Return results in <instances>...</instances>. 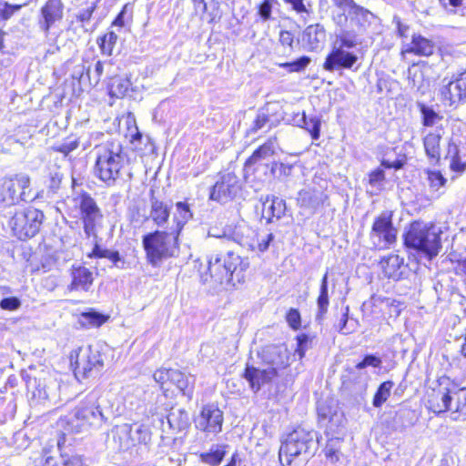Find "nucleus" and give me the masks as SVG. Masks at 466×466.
<instances>
[{"mask_svg":"<svg viewBox=\"0 0 466 466\" xmlns=\"http://www.w3.org/2000/svg\"><path fill=\"white\" fill-rule=\"evenodd\" d=\"M112 415L108 399L100 390L89 392L72 410L67 419L68 428L76 433L90 428H99Z\"/></svg>","mask_w":466,"mask_h":466,"instance_id":"f257e3e1","label":"nucleus"},{"mask_svg":"<svg viewBox=\"0 0 466 466\" xmlns=\"http://www.w3.org/2000/svg\"><path fill=\"white\" fill-rule=\"evenodd\" d=\"M248 268V259L242 258L233 251L216 253L208 258V271L201 275V279L204 283L235 287L244 281L245 271Z\"/></svg>","mask_w":466,"mask_h":466,"instance_id":"f03ea898","label":"nucleus"},{"mask_svg":"<svg viewBox=\"0 0 466 466\" xmlns=\"http://www.w3.org/2000/svg\"><path fill=\"white\" fill-rule=\"evenodd\" d=\"M179 246V236L167 228L157 229L142 237L146 259L155 268L160 267L165 260L178 256Z\"/></svg>","mask_w":466,"mask_h":466,"instance_id":"7ed1b4c3","label":"nucleus"},{"mask_svg":"<svg viewBox=\"0 0 466 466\" xmlns=\"http://www.w3.org/2000/svg\"><path fill=\"white\" fill-rule=\"evenodd\" d=\"M441 233L434 224L416 220L410 224L403 235L404 245L407 248L432 259L441 248Z\"/></svg>","mask_w":466,"mask_h":466,"instance_id":"20e7f679","label":"nucleus"},{"mask_svg":"<svg viewBox=\"0 0 466 466\" xmlns=\"http://www.w3.org/2000/svg\"><path fill=\"white\" fill-rule=\"evenodd\" d=\"M96 164L94 174L108 187L116 184L124 166L125 156L122 145L116 141H108L104 145L96 146Z\"/></svg>","mask_w":466,"mask_h":466,"instance_id":"39448f33","label":"nucleus"},{"mask_svg":"<svg viewBox=\"0 0 466 466\" xmlns=\"http://www.w3.org/2000/svg\"><path fill=\"white\" fill-rule=\"evenodd\" d=\"M317 447V433L314 431L306 430L298 427L289 433L279 451L280 462L284 465H291L294 458L299 455H307L311 452L312 449Z\"/></svg>","mask_w":466,"mask_h":466,"instance_id":"423d86ee","label":"nucleus"},{"mask_svg":"<svg viewBox=\"0 0 466 466\" xmlns=\"http://www.w3.org/2000/svg\"><path fill=\"white\" fill-rule=\"evenodd\" d=\"M105 358L98 346L79 348L71 353V363L75 365L76 378L80 380L98 376L104 369Z\"/></svg>","mask_w":466,"mask_h":466,"instance_id":"0eeeda50","label":"nucleus"},{"mask_svg":"<svg viewBox=\"0 0 466 466\" xmlns=\"http://www.w3.org/2000/svg\"><path fill=\"white\" fill-rule=\"evenodd\" d=\"M44 218L45 215L41 210L30 207L15 211L9 220V226L17 238L25 240L39 232Z\"/></svg>","mask_w":466,"mask_h":466,"instance_id":"6e6552de","label":"nucleus"},{"mask_svg":"<svg viewBox=\"0 0 466 466\" xmlns=\"http://www.w3.org/2000/svg\"><path fill=\"white\" fill-rule=\"evenodd\" d=\"M284 119L282 106L278 102H268L258 109L256 116L247 130L248 135H255L258 131L267 132Z\"/></svg>","mask_w":466,"mask_h":466,"instance_id":"1a4fd4ad","label":"nucleus"},{"mask_svg":"<svg viewBox=\"0 0 466 466\" xmlns=\"http://www.w3.org/2000/svg\"><path fill=\"white\" fill-rule=\"evenodd\" d=\"M242 190L240 179L233 173L219 175L216 183L211 187L209 199L226 204L238 198Z\"/></svg>","mask_w":466,"mask_h":466,"instance_id":"9d476101","label":"nucleus"},{"mask_svg":"<svg viewBox=\"0 0 466 466\" xmlns=\"http://www.w3.org/2000/svg\"><path fill=\"white\" fill-rule=\"evenodd\" d=\"M79 208L86 237L98 238L96 225L102 219L103 215L96 202L90 195L83 194L80 198Z\"/></svg>","mask_w":466,"mask_h":466,"instance_id":"9b49d317","label":"nucleus"},{"mask_svg":"<svg viewBox=\"0 0 466 466\" xmlns=\"http://www.w3.org/2000/svg\"><path fill=\"white\" fill-rule=\"evenodd\" d=\"M440 92L442 101L449 106L457 107L466 102V71L454 74Z\"/></svg>","mask_w":466,"mask_h":466,"instance_id":"f8f14e48","label":"nucleus"},{"mask_svg":"<svg viewBox=\"0 0 466 466\" xmlns=\"http://www.w3.org/2000/svg\"><path fill=\"white\" fill-rule=\"evenodd\" d=\"M26 387L32 391L33 399L39 403L52 402L57 396L58 384L50 376L38 378L29 376Z\"/></svg>","mask_w":466,"mask_h":466,"instance_id":"ddd939ff","label":"nucleus"},{"mask_svg":"<svg viewBox=\"0 0 466 466\" xmlns=\"http://www.w3.org/2000/svg\"><path fill=\"white\" fill-rule=\"evenodd\" d=\"M223 420V411L215 404H208L197 418L196 428L207 435H216L222 431Z\"/></svg>","mask_w":466,"mask_h":466,"instance_id":"4468645a","label":"nucleus"},{"mask_svg":"<svg viewBox=\"0 0 466 466\" xmlns=\"http://www.w3.org/2000/svg\"><path fill=\"white\" fill-rule=\"evenodd\" d=\"M397 232L392 222V213L383 211L380 216L375 218L370 237V238H378L379 242L383 241L384 245L389 247L396 242Z\"/></svg>","mask_w":466,"mask_h":466,"instance_id":"2eb2a0df","label":"nucleus"},{"mask_svg":"<svg viewBox=\"0 0 466 466\" xmlns=\"http://www.w3.org/2000/svg\"><path fill=\"white\" fill-rule=\"evenodd\" d=\"M29 183L30 180L27 176L5 180L0 189V203L11 206L20 198L23 199L25 189L29 187Z\"/></svg>","mask_w":466,"mask_h":466,"instance_id":"dca6fc26","label":"nucleus"},{"mask_svg":"<svg viewBox=\"0 0 466 466\" xmlns=\"http://www.w3.org/2000/svg\"><path fill=\"white\" fill-rule=\"evenodd\" d=\"M261 359L268 366L267 369L273 370L277 377L279 370L286 369L289 364V353L284 344L267 346L262 351Z\"/></svg>","mask_w":466,"mask_h":466,"instance_id":"f3484780","label":"nucleus"},{"mask_svg":"<svg viewBox=\"0 0 466 466\" xmlns=\"http://www.w3.org/2000/svg\"><path fill=\"white\" fill-rule=\"evenodd\" d=\"M358 56L342 49L341 46H334L326 56L323 68L329 72H334L340 69H350L357 62Z\"/></svg>","mask_w":466,"mask_h":466,"instance_id":"a211bd4d","label":"nucleus"},{"mask_svg":"<svg viewBox=\"0 0 466 466\" xmlns=\"http://www.w3.org/2000/svg\"><path fill=\"white\" fill-rule=\"evenodd\" d=\"M326 30L320 24L307 26L302 33L301 42L308 51L321 50L326 43Z\"/></svg>","mask_w":466,"mask_h":466,"instance_id":"6ab92c4d","label":"nucleus"},{"mask_svg":"<svg viewBox=\"0 0 466 466\" xmlns=\"http://www.w3.org/2000/svg\"><path fill=\"white\" fill-rule=\"evenodd\" d=\"M64 5L61 0H48L41 8L43 20L39 22L40 28L47 34L55 23L63 18Z\"/></svg>","mask_w":466,"mask_h":466,"instance_id":"aec40b11","label":"nucleus"},{"mask_svg":"<svg viewBox=\"0 0 466 466\" xmlns=\"http://www.w3.org/2000/svg\"><path fill=\"white\" fill-rule=\"evenodd\" d=\"M243 377L249 383L250 389L254 392H258L263 385L271 382V380L277 376L273 370H268L267 368L260 370L253 366L247 365Z\"/></svg>","mask_w":466,"mask_h":466,"instance_id":"412c9836","label":"nucleus"},{"mask_svg":"<svg viewBox=\"0 0 466 466\" xmlns=\"http://www.w3.org/2000/svg\"><path fill=\"white\" fill-rule=\"evenodd\" d=\"M260 200L263 204L262 217L268 223H271L273 218L280 219L286 212V201L273 195L261 197Z\"/></svg>","mask_w":466,"mask_h":466,"instance_id":"4be33fe9","label":"nucleus"},{"mask_svg":"<svg viewBox=\"0 0 466 466\" xmlns=\"http://www.w3.org/2000/svg\"><path fill=\"white\" fill-rule=\"evenodd\" d=\"M172 204L159 200L152 196L150 198L149 218L153 223L161 228H166L170 218Z\"/></svg>","mask_w":466,"mask_h":466,"instance_id":"5701e85b","label":"nucleus"},{"mask_svg":"<svg viewBox=\"0 0 466 466\" xmlns=\"http://www.w3.org/2000/svg\"><path fill=\"white\" fill-rule=\"evenodd\" d=\"M71 278L70 290L88 291L94 281L93 273L83 266H73L71 268Z\"/></svg>","mask_w":466,"mask_h":466,"instance_id":"b1692460","label":"nucleus"},{"mask_svg":"<svg viewBox=\"0 0 466 466\" xmlns=\"http://www.w3.org/2000/svg\"><path fill=\"white\" fill-rule=\"evenodd\" d=\"M349 16L351 28H356L359 32L364 31L375 20V15L370 11L357 4L349 10Z\"/></svg>","mask_w":466,"mask_h":466,"instance_id":"393cba45","label":"nucleus"},{"mask_svg":"<svg viewBox=\"0 0 466 466\" xmlns=\"http://www.w3.org/2000/svg\"><path fill=\"white\" fill-rule=\"evenodd\" d=\"M176 212L173 215L172 225L167 227L170 230L174 231L176 235L180 237V234L185 225L193 218V213L190 206L186 201H178L176 203Z\"/></svg>","mask_w":466,"mask_h":466,"instance_id":"a878e982","label":"nucleus"},{"mask_svg":"<svg viewBox=\"0 0 466 466\" xmlns=\"http://www.w3.org/2000/svg\"><path fill=\"white\" fill-rule=\"evenodd\" d=\"M196 379L191 374H186L178 370L171 372V383L188 400L192 399Z\"/></svg>","mask_w":466,"mask_h":466,"instance_id":"bb28decb","label":"nucleus"},{"mask_svg":"<svg viewBox=\"0 0 466 466\" xmlns=\"http://www.w3.org/2000/svg\"><path fill=\"white\" fill-rule=\"evenodd\" d=\"M329 305V289H328V272L324 274L322 277L320 287H319V294L317 299V313L315 316V319L319 324H321L326 318V314L328 312V308Z\"/></svg>","mask_w":466,"mask_h":466,"instance_id":"cd10ccee","label":"nucleus"},{"mask_svg":"<svg viewBox=\"0 0 466 466\" xmlns=\"http://www.w3.org/2000/svg\"><path fill=\"white\" fill-rule=\"evenodd\" d=\"M113 438L116 442H118L119 450L130 449L134 446L133 427L127 423L116 426L113 431Z\"/></svg>","mask_w":466,"mask_h":466,"instance_id":"c85d7f7f","label":"nucleus"},{"mask_svg":"<svg viewBox=\"0 0 466 466\" xmlns=\"http://www.w3.org/2000/svg\"><path fill=\"white\" fill-rule=\"evenodd\" d=\"M293 120L297 126L304 127L307 131H309L313 140H318L319 138L321 126V120L319 116H314L308 117L303 112L301 115L298 114Z\"/></svg>","mask_w":466,"mask_h":466,"instance_id":"c756f323","label":"nucleus"},{"mask_svg":"<svg viewBox=\"0 0 466 466\" xmlns=\"http://www.w3.org/2000/svg\"><path fill=\"white\" fill-rule=\"evenodd\" d=\"M327 195L320 191L302 190L299 192V202L301 208L316 210L324 204Z\"/></svg>","mask_w":466,"mask_h":466,"instance_id":"7c9ffc66","label":"nucleus"},{"mask_svg":"<svg viewBox=\"0 0 466 466\" xmlns=\"http://www.w3.org/2000/svg\"><path fill=\"white\" fill-rule=\"evenodd\" d=\"M441 137L440 134L429 133L423 139V145L427 157L436 162H438L441 158Z\"/></svg>","mask_w":466,"mask_h":466,"instance_id":"2f4dec72","label":"nucleus"},{"mask_svg":"<svg viewBox=\"0 0 466 466\" xmlns=\"http://www.w3.org/2000/svg\"><path fill=\"white\" fill-rule=\"evenodd\" d=\"M407 51L419 56H429L433 54L434 44L421 35H413L411 46Z\"/></svg>","mask_w":466,"mask_h":466,"instance_id":"473e14b6","label":"nucleus"},{"mask_svg":"<svg viewBox=\"0 0 466 466\" xmlns=\"http://www.w3.org/2000/svg\"><path fill=\"white\" fill-rule=\"evenodd\" d=\"M402 264L403 259L398 255H390L381 261L384 275L389 279H398L400 275L399 269Z\"/></svg>","mask_w":466,"mask_h":466,"instance_id":"72a5a7b5","label":"nucleus"},{"mask_svg":"<svg viewBox=\"0 0 466 466\" xmlns=\"http://www.w3.org/2000/svg\"><path fill=\"white\" fill-rule=\"evenodd\" d=\"M382 360L375 354H366L362 360L358 362L353 369H348L349 378L357 377V372L367 367L380 369Z\"/></svg>","mask_w":466,"mask_h":466,"instance_id":"f704fd0d","label":"nucleus"},{"mask_svg":"<svg viewBox=\"0 0 466 466\" xmlns=\"http://www.w3.org/2000/svg\"><path fill=\"white\" fill-rule=\"evenodd\" d=\"M27 0H0V20H8L22 6L25 5Z\"/></svg>","mask_w":466,"mask_h":466,"instance_id":"c9c22d12","label":"nucleus"},{"mask_svg":"<svg viewBox=\"0 0 466 466\" xmlns=\"http://www.w3.org/2000/svg\"><path fill=\"white\" fill-rule=\"evenodd\" d=\"M358 38L354 29H341L338 33L334 46H341L342 49H350L357 46Z\"/></svg>","mask_w":466,"mask_h":466,"instance_id":"e433bc0d","label":"nucleus"},{"mask_svg":"<svg viewBox=\"0 0 466 466\" xmlns=\"http://www.w3.org/2000/svg\"><path fill=\"white\" fill-rule=\"evenodd\" d=\"M275 153V148L272 142H267L257 148L253 154L246 160L245 166H251L257 162L268 159Z\"/></svg>","mask_w":466,"mask_h":466,"instance_id":"4c0bfd02","label":"nucleus"},{"mask_svg":"<svg viewBox=\"0 0 466 466\" xmlns=\"http://www.w3.org/2000/svg\"><path fill=\"white\" fill-rule=\"evenodd\" d=\"M416 105L420 112L421 123L424 127H432L442 118L431 106L423 102L418 101Z\"/></svg>","mask_w":466,"mask_h":466,"instance_id":"58836bf2","label":"nucleus"},{"mask_svg":"<svg viewBox=\"0 0 466 466\" xmlns=\"http://www.w3.org/2000/svg\"><path fill=\"white\" fill-rule=\"evenodd\" d=\"M319 418L322 420H328L331 425H325L328 429L334 431L340 425H333L338 422V413L331 407L325 403H319L317 408Z\"/></svg>","mask_w":466,"mask_h":466,"instance_id":"ea45409f","label":"nucleus"},{"mask_svg":"<svg viewBox=\"0 0 466 466\" xmlns=\"http://www.w3.org/2000/svg\"><path fill=\"white\" fill-rule=\"evenodd\" d=\"M393 386L394 383L391 380H386L379 386L372 400V404L375 408L381 407L382 404L388 400Z\"/></svg>","mask_w":466,"mask_h":466,"instance_id":"a19ab883","label":"nucleus"},{"mask_svg":"<svg viewBox=\"0 0 466 466\" xmlns=\"http://www.w3.org/2000/svg\"><path fill=\"white\" fill-rule=\"evenodd\" d=\"M107 317L96 310H89L81 314V324L85 327H99L105 323Z\"/></svg>","mask_w":466,"mask_h":466,"instance_id":"79ce46f5","label":"nucleus"},{"mask_svg":"<svg viewBox=\"0 0 466 466\" xmlns=\"http://www.w3.org/2000/svg\"><path fill=\"white\" fill-rule=\"evenodd\" d=\"M130 85L127 78L114 77L109 85V94L112 96L123 97L128 91Z\"/></svg>","mask_w":466,"mask_h":466,"instance_id":"37998d69","label":"nucleus"},{"mask_svg":"<svg viewBox=\"0 0 466 466\" xmlns=\"http://www.w3.org/2000/svg\"><path fill=\"white\" fill-rule=\"evenodd\" d=\"M454 387L447 389L445 392H441V402H438L436 407L432 408L435 413L445 412L447 410H454Z\"/></svg>","mask_w":466,"mask_h":466,"instance_id":"c03bdc74","label":"nucleus"},{"mask_svg":"<svg viewBox=\"0 0 466 466\" xmlns=\"http://www.w3.org/2000/svg\"><path fill=\"white\" fill-rule=\"evenodd\" d=\"M131 426L133 427V432H135V434H137V438L133 436L134 446L137 443L147 445L150 442L151 431L147 426L140 423H134L131 424Z\"/></svg>","mask_w":466,"mask_h":466,"instance_id":"a18cd8bd","label":"nucleus"},{"mask_svg":"<svg viewBox=\"0 0 466 466\" xmlns=\"http://www.w3.org/2000/svg\"><path fill=\"white\" fill-rule=\"evenodd\" d=\"M311 59L307 56H302L298 59L279 64V67L287 69L289 73L293 72H301L303 71L310 63Z\"/></svg>","mask_w":466,"mask_h":466,"instance_id":"49530a36","label":"nucleus"},{"mask_svg":"<svg viewBox=\"0 0 466 466\" xmlns=\"http://www.w3.org/2000/svg\"><path fill=\"white\" fill-rule=\"evenodd\" d=\"M85 70H86V77L88 78V80L90 82V85L96 86L100 81L101 76L103 75L104 65L101 61H97L96 63L93 77H91V76H90V68L88 67L86 69L85 66H82L81 70L79 71L80 80L84 77Z\"/></svg>","mask_w":466,"mask_h":466,"instance_id":"de8ad7c7","label":"nucleus"},{"mask_svg":"<svg viewBox=\"0 0 466 466\" xmlns=\"http://www.w3.org/2000/svg\"><path fill=\"white\" fill-rule=\"evenodd\" d=\"M427 180L431 189L433 191H439L447 182V179L440 171L432 170L427 171Z\"/></svg>","mask_w":466,"mask_h":466,"instance_id":"09e8293b","label":"nucleus"},{"mask_svg":"<svg viewBox=\"0 0 466 466\" xmlns=\"http://www.w3.org/2000/svg\"><path fill=\"white\" fill-rule=\"evenodd\" d=\"M454 412L463 414L466 411V388L457 389L454 387Z\"/></svg>","mask_w":466,"mask_h":466,"instance_id":"8fccbe9b","label":"nucleus"},{"mask_svg":"<svg viewBox=\"0 0 466 466\" xmlns=\"http://www.w3.org/2000/svg\"><path fill=\"white\" fill-rule=\"evenodd\" d=\"M96 8V4L95 2L90 3L86 7L80 8L76 14V21L82 23V26L85 25L86 23H88Z\"/></svg>","mask_w":466,"mask_h":466,"instance_id":"3c124183","label":"nucleus"},{"mask_svg":"<svg viewBox=\"0 0 466 466\" xmlns=\"http://www.w3.org/2000/svg\"><path fill=\"white\" fill-rule=\"evenodd\" d=\"M277 3V0H263L258 5V15L263 22H267L272 18V8L273 4Z\"/></svg>","mask_w":466,"mask_h":466,"instance_id":"603ef678","label":"nucleus"},{"mask_svg":"<svg viewBox=\"0 0 466 466\" xmlns=\"http://www.w3.org/2000/svg\"><path fill=\"white\" fill-rule=\"evenodd\" d=\"M21 307V300L17 297L8 295L0 296V308L4 310L14 311Z\"/></svg>","mask_w":466,"mask_h":466,"instance_id":"864d4df0","label":"nucleus"},{"mask_svg":"<svg viewBox=\"0 0 466 466\" xmlns=\"http://www.w3.org/2000/svg\"><path fill=\"white\" fill-rule=\"evenodd\" d=\"M350 308L347 306L342 314V317L339 320L338 330L339 333L343 335L350 334L356 330V325H349L350 318H349Z\"/></svg>","mask_w":466,"mask_h":466,"instance_id":"5fc2aeb1","label":"nucleus"},{"mask_svg":"<svg viewBox=\"0 0 466 466\" xmlns=\"http://www.w3.org/2000/svg\"><path fill=\"white\" fill-rule=\"evenodd\" d=\"M311 342V339L307 334H300L297 336V348L295 350V354H297L301 360L304 358L306 350L309 348V344Z\"/></svg>","mask_w":466,"mask_h":466,"instance_id":"6e6d98bb","label":"nucleus"},{"mask_svg":"<svg viewBox=\"0 0 466 466\" xmlns=\"http://www.w3.org/2000/svg\"><path fill=\"white\" fill-rule=\"evenodd\" d=\"M174 369H160L154 372L153 378L161 386L162 390H166L164 388L165 383L167 381L171 382V372H174Z\"/></svg>","mask_w":466,"mask_h":466,"instance_id":"4d7b16f0","label":"nucleus"},{"mask_svg":"<svg viewBox=\"0 0 466 466\" xmlns=\"http://www.w3.org/2000/svg\"><path fill=\"white\" fill-rule=\"evenodd\" d=\"M224 453L220 451H215L201 454L202 461L211 466H218L222 461Z\"/></svg>","mask_w":466,"mask_h":466,"instance_id":"13d9d810","label":"nucleus"},{"mask_svg":"<svg viewBox=\"0 0 466 466\" xmlns=\"http://www.w3.org/2000/svg\"><path fill=\"white\" fill-rule=\"evenodd\" d=\"M385 180V172L382 168L378 167L369 174V184L379 188Z\"/></svg>","mask_w":466,"mask_h":466,"instance_id":"bf43d9fd","label":"nucleus"},{"mask_svg":"<svg viewBox=\"0 0 466 466\" xmlns=\"http://www.w3.org/2000/svg\"><path fill=\"white\" fill-rule=\"evenodd\" d=\"M286 319L293 329H298L301 325L300 313L297 309H290L286 315Z\"/></svg>","mask_w":466,"mask_h":466,"instance_id":"052dcab7","label":"nucleus"},{"mask_svg":"<svg viewBox=\"0 0 466 466\" xmlns=\"http://www.w3.org/2000/svg\"><path fill=\"white\" fill-rule=\"evenodd\" d=\"M62 177L63 176L59 172H54L50 174L48 182L49 192L52 194H56L57 192L60 187Z\"/></svg>","mask_w":466,"mask_h":466,"instance_id":"680f3d73","label":"nucleus"},{"mask_svg":"<svg viewBox=\"0 0 466 466\" xmlns=\"http://www.w3.org/2000/svg\"><path fill=\"white\" fill-rule=\"evenodd\" d=\"M286 4L289 5L296 13L306 14L309 15V12L304 4V0H283Z\"/></svg>","mask_w":466,"mask_h":466,"instance_id":"e2e57ef3","label":"nucleus"},{"mask_svg":"<svg viewBox=\"0 0 466 466\" xmlns=\"http://www.w3.org/2000/svg\"><path fill=\"white\" fill-rule=\"evenodd\" d=\"M279 42L283 46H288L292 50L294 42L293 34L288 30H281L279 32Z\"/></svg>","mask_w":466,"mask_h":466,"instance_id":"0e129e2a","label":"nucleus"},{"mask_svg":"<svg viewBox=\"0 0 466 466\" xmlns=\"http://www.w3.org/2000/svg\"><path fill=\"white\" fill-rule=\"evenodd\" d=\"M103 258L109 259L115 267L120 268L118 263L124 264V260L120 256L119 252L116 250L106 249L105 256Z\"/></svg>","mask_w":466,"mask_h":466,"instance_id":"69168bd1","label":"nucleus"},{"mask_svg":"<svg viewBox=\"0 0 466 466\" xmlns=\"http://www.w3.org/2000/svg\"><path fill=\"white\" fill-rule=\"evenodd\" d=\"M274 238L275 236L273 233H268L264 237H262L258 243V250L260 252L267 251Z\"/></svg>","mask_w":466,"mask_h":466,"instance_id":"338daca9","label":"nucleus"},{"mask_svg":"<svg viewBox=\"0 0 466 466\" xmlns=\"http://www.w3.org/2000/svg\"><path fill=\"white\" fill-rule=\"evenodd\" d=\"M333 441L328 442L325 448V455L328 459L330 460L331 462H336L339 461V451L333 445Z\"/></svg>","mask_w":466,"mask_h":466,"instance_id":"774afa93","label":"nucleus"}]
</instances>
